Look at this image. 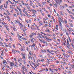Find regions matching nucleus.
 Listing matches in <instances>:
<instances>
[{"instance_id":"obj_3","label":"nucleus","mask_w":74,"mask_h":74,"mask_svg":"<svg viewBox=\"0 0 74 74\" xmlns=\"http://www.w3.org/2000/svg\"><path fill=\"white\" fill-rule=\"evenodd\" d=\"M45 37L46 39H47V40H50V41H52V39L48 38V37H47V36H45Z\"/></svg>"},{"instance_id":"obj_36","label":"nucleus","mask_w":74,"mask_h":74,"mask_svg":"<svg viewBox=\"0 0 74 74\" xmlns=\"http://www.w3.org/2000/svg\"><path fill=\"white\" fill-rule=\"evenodd\" d=\"M65 53H63V54L64 56H66V54Z\"/></svg>"},{"instance_id":"obj_43","label":"nucleus","mask_w":74,"mask_h":74,"mask_svg":"<svg viewBox=\"0 0 74 74\" xmlns=\"http://www.w3.org/2000/svg\"><path fill=\"white\" fill-rule=\"evenodd\" d=\"M10 8H12V9H13V8L12 6H11V5L10 6Z\"/></svg>"},{"instance_id":"obj_19","label":"nucleus","mask_w":74,"mask_h":74,"mask_svg":"<svg viewBox=\"0 0 74 74\" xmlns=\"http://www.w3.org/2000/svg\"><path fill=\"white\" fill-rule=\"evenodd\" d=\"M2 24H3V25H7V23H3V22H2Z\"/></svg>"},{"instance_id":"obj_41","label":"nucleus","mask_w":74,"mask_h":74,"mask_svg":"<svg viewBox=\"0 0 74 74\" xmlns=\"http://www.w3.org/2000/svg\"><path fill=\"white\" fill-rule=\"evenodd\" d=\"M32 34L33 35H36V34L34 33H32Z\"/></svg>"},{"instance_id":"obj_32","label":"nucleus","mask_w":74,"mask_h":74,"mask_svg":"<svg viewBox=\"0 0 74 74\" xmlns=\"http://www.w3.org/2000/svg\"><path fill=\"white\" fill-rule=\"evenodd\" d=\"M25 14L27 15V16H28V13H27V12H25Z\"/></svg>"},{"instance_id":"obj_8","label":"nucleus","mask_w":74,"mask_h":74,"mask_svg":"<svg viewBox=\"0 0 74 74\" xmlns=\"http://www.w3.org/2000/svg\"><path fill=\"white\" fill-rule=\"evenodd\" d=\"M59 23L60 24V26H61V27H62V23H61V22H60V21L59 22Z\"/></svg>"},{"instance_id":"obj_27","label":"nucleus","mask_w":74,"mask_h":74,"mask_svg":"<svg viewBox=\"0 0 74 74\" xmlns=\"http://www.w3.org/2000/svg\"><path fill=\"white\" fill-rule=\"evenodd\" d=\"M21 55H22L23 57V56H25V54H23V53H21Z\"/></svg>"},{"instance_id":"obj_23","label":"nucleus","mask_w":74,"mask_h":74,"mask_svg":"<svg viewBox=\"0 0 74 74\" xmlns=\"http://www.w3.org/2000/svg\"><path fill=\"white\" fill-rule=\"evenodd\" d=\"M21 71L23 73V74H25V73L24 72V71H23L22 70H21Z\"/></svg>"},{"instance_id":"obj_18","label":"nucleus","mask_w":74,"mask_h":74,"mask_svg":"<svg viewBox=\"0 0 74 74\" xmlns=\"http://www.w3.org/2000/svg\"><path fill=\"white\" fill-rule=\"evenodd\" d=\"M60 14H61L62 16H63L64 14H63V13H62V12H60Z\"/></svg>"},{"instance_id":"obj_15","label":"nucleus","mask_w":74,"mask_h":74,"mask_svg":"<svg viewBox=\"0 0 74 74\" xmlns=\"http://www.w3.org/2000/svg\"><path fill=\"white\" fill-rule=\"evenodd\" d=\"M60 8H62L63 9L64 8V7L63 6H61V7H60Z\"/></svg>"},{"instance_id":"obj_28","label":"nucleus","mask_w":74,"mask_h":74,"mask_svg":"<svg viewBox=\"0 0 74 74\" xmlns=\"http://www.w3.org/2000/svg\"><path fill=\"white\" fill-rule=\"evenodd\" d=\"M71 27H73V25L72 23H71L70 24Z\"/></svg>"},{"instance_id":"obj_29","label":"nucleus","mask_w":74,"mask_h":74,"mask_svg":"<svg viewBox=\"0 0 74 74\" xmlns=\"http://www.w3.org/2000/svg\"><path fill=\"white\" fill-rule=\"evenodd\" d=\"M42 42H43V43H45V42H46V41H45V40H43L42 41Z\"/></svg>"},{"instance_id":"obj_53","label":"nucleus","mask_w":74,"mask_h":74,"mask_svg":"<svg viewBox=\"0 0 74 74\" xmlns=\"http://www.w3.org/2000/svg\"><path fill=\"white\" fill-rule=\"evenodd\" d=\"M42 4H43V5H45V3L44 2H42Z\"/></svg>"},{"instance_id":"obj_50","label":"nucleus","mask_w":74,"mask_h":74,"mask_svg":"<svg viewBox=\"0 0 74 74\" xmlns=\"http://www.w3.org/2000/svg\"><path fill=\"white\" fill-rule=\"evenodd\" d=\"M15 11H16V12H19L18 10H17L16 9H15Z\"/></svg>"},{"instance_id":"obj_59","label":"nucleus","mask_w":74,"mask_h":74,"mask_svg":"<svg viewBox=\"0 0 74 74\" xmlns=\"http://www.w3.org/2000/svg\"><path fill=\"white\" fill-rule=\"evenodd\" d=\"M44 50H41V52H42L43 53V52H44Z\"/></svg>"},{"instance_id":"obj_40","label":"nucleus","mask_w":74,"mask_h":74,"mask_svg":"<svg viewBox=\"0 0 74 74\" xmlns=\"http://www.w3.org/2000/svg\"><path fill=\"white\" fill-rule=\"evenodd\" d=\"M28 58H29V59H30V55H29V54L28 55Z\"/></svg>"},{"instance_id":"obj_44","label":"nucleus","mask_w":74,"mask_h":74,"mask_svg":"<svg viewBox=\"0 0 74 74\" xmlns=\"http://www.w3.org/2000/svg\"><path fill=\"white\" fill-rule=\"evenodd\" d=\"M69 41L70 42H71V39H70V37H69Z\"/></svg>"},{"instance_id":"obj_31","label":"nucleus","mask_w":74,"mask_h":74,"mask_svg":"<svg viewBox=\"0 0 74 74\" xmlns=\"http://www.w3.org/2000/svg\"><path fill=\"white\" fill-rule=\"evenodd\" d=\"M55 0V1L56 3H57V4H58V1H57L56 0Z\"/></svg>"},{"instance_id":"obj_4","label":"nucleus","mask_w":74,"mask_h":74,"mask_svg":"<svg viewBox=\"0 0 74 74\" xmlns=\"http://www.w3.org/2000/svg\"><path fill=\"white\" fill-rule=\"evenodd\" d=\"M10 66H11L12 67V66H13L14 65V63L13 62H11L10 63Z\"/></svg>"},{"instance_id":"obj_33","label":"nucleus","mask_w":74,"mask_h":74,"mask_svg":"<svg viewBox=\"0 0 74 74\" xmlns=\"http://www.w3.org/2000/svg\"><path fill=\"white\" fill-rule=\"evenodd\" d=\"M69 21H70L71 22H73V20L71 19H69Z\"/></svg>"},{"instance_id":"obj_34","label":"nucleus","mask_w":74,"mask_h":74,"mask_svg":"<svg viewBox=\"0 0 74 74\" xmlns=\"http://www.w3.org/2000/svg\"><path fill=\"white\" fill-rule=\"evenodd\" d=\"M8 45L9 47H10V48H11V46L10 43H9V44Z\"/></svg>"},{"instance_id":"obj_42","label":"nucleus","mask_w":74,"mask_h":74,"mask_svg":"<svg viewBox=\"0 0 74 74\" xmlns=\"http://www.w3.org/2000/svg\"><path fill=\"white\" fill-rule=\"evenodd\" d=\"M24 69L26 71H27V69H26V68H25Z\"/></svg>"},{"instance_id":"obj_22","label":"nucleus","mask_w":74,"mask_h":74,"mask_svg":"<svg viewBox=\"0 0 74 74\" xmlns=\"http://www.w3.org/2000/svg\"><path fill=\"white\" fill-rule=\"evenodd\" d=\"M13 66H14V67L15 68H16V67H17V65H15L14 64V65H13Z\"/></svg>"},{"instance_id":"obj_20","label":"nucleus","mask_w":74,"mask_h":74,"mask_svg":"<svg viewBox=\"0 0 74 74\" xmlns=\"http://www.w3.org/2000/svg\"><path fill=\"white\" fill-rule=\"evenodd\" d=\"M70 16H71V18H72V19H74V17H73L72 16V15H70Z\"/></svg>"},{"instance_id":"obj_47","label":"nucleus","mask_w":74,"mask_h":74,"mask_svg":"<svg viewBox=\"0 0 74 74\" xmlns=\"http://www.w3.org/2000/svg\"><path fill=\"white\" fill-rule=\"evenodd\" d=\"M33 47H35V44H34V43H33Z\"/></svg>"},{"instance_id":"obj_10","label":"nucleus","mask_w":74,"mask_h":74,"mask_svg":"<svg viewBox=\"0 0 74 74\" xmlns=\"http://www.w3.org/2000/svg\"><path fill=\"white\" fill-rule=\"evenodd\" d=\"M29 37L31 38H33V36L32 35H31L29 36Z\"/></svg>"},{"instance_id":"obj_49","label":"nucleus","mask_w":74,"mask_h":74,"mask_svg":"<svg viewBox=\"0 0 74 74\" xmlns=\"http://www.w3.org/2000/svg\"><path fill=\"white\" fill-rule=\"evenodd\" d=\"M15 3H18V4H19V2L17 1H16Z\"/></svg>"},{"instance_id":"obj_21","label":"nucleus","mask_w":74,"mask_h":74,"mask_svg":"<svg viewBox=\"0 0 74 74\" xmlns=\"http://www.w3.org/2000/svg\"><path fill=\"white\" fill-rule=\"evenodd\" d=\"M15 22L16 23H19V21H18V20H15Z\"/></svg>"},{"instance_id":"obj_48","label":"nucleus","mask_w":74,"mask_h":74,"mask_svg":"<svg viewBox=\"0 0 74 74\" xmlns=\"http://www.w3.org/2000/svg\"><path fill=\"white\" fill-rule=\"evenodd\" d=\"M47 8L49 10H51V9H50V8L48 6L47 7Z\"/></svg>"},{"instance_id":"obj_9","label":"nucleus","mask_w":74,"mask_h":74,"mask_svg":"<svg viewBox=\"0 0 74 74\" xmlns=\"http://www.w3.org/2000/svg\"><path fill=\"white\" fill-rule=\"evenodd\" d=\"M22 61V59L21 58H20L18 60V61L19 62H21Z\"/></svg>"},{"instance_id":"obj_46","label":"nucleus","mask_w":74,"mask_h":74,"mask_svg":"<svg viewBox=\"0 0 74 74\" xmlns=\"http://www.w3.org/2000/svg\"><path fill=\"white\" fill-rule=\"evenodd\" d=\"M34 56L35 58H36V55L35 54H34Z\"/></svg>"},{"instance_id":"obj_58","label":"nucleus","mask_w":74,"mask_h":74,"mask_svg":"<svg viewBox=\"0 0 74 74\" xmlns=\"http://www.w3.org/2000/svg\"><path fill=\"white\" fill-rule=\"evenodd\" d=\"M31 11H32V12H34V9H32L31 10Z\"/></svg>"},{"instance_id":"obj_17","label":"nucleus","mask_w":74,"mask_h":74,"mask_svg":"<svg viewBox=\"0 0 74 74\" xmlns=\"http://www.w3.org/2000/svg\"><path fill=\"white\" fill-rule=\"evenodd\" d=\"M21 51H22V52H23V51H25V50L24 49H22V48L21 49Z\"/></svg>"},{"instance_id":"obj_55","label":"nucleus","mask_w":74,"mask_h":74,"mask_svg":"<svg viewBox=\"0 0 74 74\" xmlns=\"http://www.w3.org/2000/svg\"><path fill=\"white\" fill-rule=\"evenodd\" d=\"M25 43L26 44H27H27H28V43H27V41H26L25 42Z\"/></svg>"},{"instance_id":"obj_2","label":"nucleus","mask_w":74,"mask_h":74,"mask_svg":"<svg viewBox=\"0 0 74 74\" xmlns=\"http://www.w3.org/2000/svg\"><path fill=\"white\" fill-rule=\"evenodd\" d=\"M67 41V46H69V47H70V44H69V40H68V39H67L66 40Z\"/></svg>"},{"instance_id":"obj_38","label":"nucleus","mask_w":74,"mask_h":74,"mask_svg":"<svg viewBox=\"0 0 74 74\" xmlns=\"http://www.w3.org/2000/svg\"><path fill=\"white\" fill-rule=\"evenodd\" d=\"M7 17L8 18V19H10V17H9V16H7Z\"/></svg>"},{"instance_id":"obj_6","label":"nucleus","mask_w":74,"mask_h":74,"mask_svg":"<svg viewBox=\"0 0 74 74\" xmlns=\"http://www.w3.org/2000/svg\"><path fill=\"white\" fill-rule=\"evenodd\" d=\"M22 69L23 70V71H25V69H25V66H22Z\"/></svg>"},{"instance_id":"obj_1","label":"nucleus","mask_w":74,"mask_h":74,"mask_svg":"<svg viewBox=\"0 0 74 74\" xmlns=\"http://www.w3.org/2000/svg\"><path fill=\"white\" fill-rule=\"evenodd\" d=\"M58 19H59V21H61V22H63V20L62 19V18H60V17H58Z\"/></svg>"},{"instance_id":"obj_61","label":"nucleus","mask_w":74,"mask_h":74,"mask_svg":"<svg viewBox=\"0 0 74 74\" xmlns=\"http://www.w3.org/2000/svg\"><path fill=\"white\" fill-rule=\"evenodd\" d=\"M56 63H59V61H56Z\"/></svg>"},{"instance_id":"obj_7","label":"nucleus","mask_w":74,"mask_h":74,"mask_svg":"<svg viewBox=\"0 0 74 74\" xmlns=\"http://www.w3.org/2000/svg\"><path fill=\"white\" fill-rule=\"evenodd\" d=\"M65 32L67 36H69V32L67 31V30L66 31H65Z\"/></svg>"},{"instance_id":"obj_64","label":"nucleus","mask_w":74,"mask_h":74,"mask_svg":"<svg viewBox=\"0 0 74 74\" xmlns=\"http://www.w3.org/2000/svg\"><path fill=\"white\" fill-rule=\"evenodd\" d=\"M71 5L73 7H74V5L73 4H71Z\"/></svg>"},{"instance_id":"obj_51","label":"nucleus","mask_w":74,"mask_h":74,"mask_svg":"<svg viewBox=\"0 0 74 74\" xmlns=\"http://www.w3.org/2000/svg\"><path fill=\"white\" fill-rule=\"evenodd\" d=\"M23 58L24 60H26V58H25V56H23Z\"/></svg>"},{"instance_id":"obj_37","label":"nucleus","mask_w":74,"mask_h":74,"mask_svg":"<svg viewBox=\"0 0 74 74\" xmlns=\"http://www.w3.org/2000/svg\"><path fill=\"white\" fill-rule=\"evenodd\" d=\"M47 30L48 31V33H49V32H50V31H49V29H47Z\"/></svg>"},{"instance_id":"obj_25","label":"nucleus","mask_w":74,"mask_h":74,"mask_svg":"<svg viewBox=\"0 0 74 74\" xmlns=\"http://www.w3.org/2000/svg\"><path fill=\"white\" fill-rule=\"evenodd\" d=\"M64 22L65 23H67V20L66 19L64 20Z\"/></svg>"},{"instance_id":"obj_26","label":"nucleus","mask_w":74,"mask_h":74,"mask_svg":"<svg viewBox=\"0 0 74 74\" xmlns=\"http://www.w3.org/2000/svg\"><path fill=\"white\" fill-rule=\"evenodd\" d=\"M12 52H14V53L15 52V51L14 50L12 49Z\"/></svg>"},{"instance_id":"obj_56","label":"nucleus","mask_w":74,"mask_h":74,"mask_svg":"<svg viewBox=\"0 0 74 74\" xmlns=\"http://www.w3.org/2000/svg\"><path fill=\"white\" fill-rule=\"evenodd\" d=\"M0 58H1L2 59H3V58L0 55Z\"/></svg>"},{"instance_id":"obj_63","label":"nucleus","mask_w":74,"mask_h":74,"mask_svg":"<svg viewBox=\"0 0 74 74\" xmlns=\"http://www.w3.org/2000/svg\"><path fill=\"white\" fill-rule=\"evenodd\" d=\"M6 29L7 30H9V29H8L7 27H6Z\"/></svg>"},{"instance_id":"obj_16","label":"nucleus","mask_w":74,"mask_h":74,"mask_svg":"<svg viewBox=\"0 0 74 74\" xmlns=\"http://www.w3.org/2000/svg\"><path fill=\"white\" fill-rule=\"evenodd\" d=\"M30 40L32 43H33V42H34V40H33V39H32L31 40H30Z\"/></svg>"},{"instance_id":"obj_35","label":"nucleus","mask_w":74,"mask_h":74,"mask_svg":"<svg viewBox=\"0 0 74 74\" xmlns=\"http://www.w3.org/2000/svg\"><path fill=\"white\" fill-rule=\"evenodd\" d=\"M21 3L22 4H23V5H24V3H23V0L21 1Z\"/></svg>"},{"instance_id":"obj_14","label":"nucleus","mask_w":74,"mask_h":74,"mask_svg":"<svg viewBox=\"0 0 74 74\" xmlns=\"http://www.w3.org/2000/svg\"><path fill=\"white\" fill-rule=\"evenodd\" d=\"M16 7L17 8V9H18L19 11H21V10L20 9V8H18V6H17Z\"/></svg>"},{"instance_id":"obj_60","label":"nucleus","mask_w":74,"mask_h":74,"mask_svg":"<svg viewBox=\"0 0 74 74\" xmlns=\"http://www.w3.org/2000/svg\"><path fill=\"white\" fill-rule=\"evenodd\" d=\"M69 7L70 8H72V6H69Z\"/></svg>"},{"instance_id":"obj_45","label":"nucleus","mask_w":74,"mask_h":74,"mask_svg":"<svg viewBox=\"0 0 74 74\" xmlns=\"http://www.w3.org/2000/svg\"><path fill=\"white\" fill-rule=\"evenodd\" d=\"M23 40H25V41H26V40H27V39H25V38H23Z\"/></svg>"},{"instance_id":"obj_5","label":"nucleus","mask_w":74,"mask_h":74,"mask_svg":"<svg viewBox=\"0 0 74 74\" xmlns=\"http://www.w3.org/2000/svg\"><path fill=\"white\" fill-rule=\"evenodd\" d=\"M69 52L68 51H67V52H68V53H71V54L73 55V53L72 52H71V51L69 50Z\"/></svg>"},{"instance_id":"obj_57","label":"nucleus","mask_w":74,"mask_h":74,"mask_svg":"<svg viewBox=\"0 0 74 74\" xmlns=\"http://www.w3.org/2000/svg\"><path fill=\"white\" fill-rule=\"evenodd\" d=\"M66 56H68V57H70V56L68 54L66 55Z\"/></svg>"},{"instance_id":"obj_54","label":"nucleus","mask_w":74,"mask_h":74,"mask_svg":"<svg viewBox=\"0 0 74 74\" xmlns=\"http://www.w3.org/2000/svg\"><path fill=\"white\" fill-rule=\"evenodd\" d=\"M29 54V55H31V54H32V52L31 51H30Z\"/></svg>"},{"instance_id":"obj_24","label":"nucleus","mask_w":74,"mask_h":74,"mask_svg":"<svg viewBox=\"0 0 74 74\" xmlns=\"http://www.w3.org/2000/svg\"><path fill=\"white\" fill-rule=\"evenodd\" d=\"M3 5H1L0 8H1V10H2V8H3Z\"/></svg>"},{"instance_id":"obj_39","label":"nucleus","mask_w":74,"mask_h":74,"mask_svg":"<svg viewBox=\"0 0 74 74\" xmlns=\"http://www.w3.org/2000/svg\"><path fill=\"white\" fill-rule=\"evenodd\" d=\"M13 29H14V31H15V30H16V28L15 27Z\"/></svg>"},{"instance_id":"obj_62","label":"nucleus","mask_w":74,"mask_h":74,"mask_svg":"<svg viewBox=\"0 0 74 74\" xmlns=\"http://www.w3.org/2000/svg\"><path fill=\"white\" fill-rule=\"evenodd\" d=\"M2 70H5V69H4V67H3L2 68Z\"/></svg>"},{"instance_id":"obj_11","label":"nucleus","mask_w":74,"mask_h":74,"mask_svg":"<svg viewBox=\"0 0 74 74\" xmlns=\"http://www.w3.org/2000/svg\"><path fill=\"white\" fill-rule=\"evenodd\" d=\"M66 10H67V11H68V12H69V13H70V14H72V12H70V11H69V9H67Z\"/></svg>"},{"instance_id":"obj_30","label":"nucleus","mask_w":74,"mask_h":74,"mask_svg":"<svg viewBox=\"0 0 74 74\" xmlns=\"http://www.w3.org/2000/svg\"><path fill=\"white\" fill-rule=\"evenodd\" d=\"M47 15H48V17H49V18H51V15H50V14H48Z\"/></svg>"},{"instance_id":"obj_12","label":"nucleus","mask_w":74,"mask_h":74,"mask_svg":"<svg viewBox=\"0 0 74 74\" xmlns=\"http://www.w3.org/2000/svg\"><path fill=\"white\" fill-rule=\"evenodd\" d=\"M71 45H72V47H73V48H74V43L73 42L71 43Z\"/></svg>"},{"instance_id":"obj_52","label":"nucleus","mask_w":74,"mask_h":74,"mask_svg":"<svg viewBox=\"0 0 74 74\" xmlns=\"http://www.w3.org/2000/svg\"><path fill=\"white\" fill-rule=\"evenodd\" d=\"M49 57L51 58V59H53V57H52L51 56H49Z\"/></svg>"},{"instance_id":"obj_13","label":"nucleus","mask_w":74,"mask_h":74,"mask_svg":"<svg viewBox=\"0 0 74 74\" xmlns=\"http://www.w3.org/2000/svg\"><path fill=\"white\" fill-rule=\"evenodd\" d=\"M69 29H70V31H71V32H72V31H73V29H72V28H69Z\"/></svg>"}]
</instances>
